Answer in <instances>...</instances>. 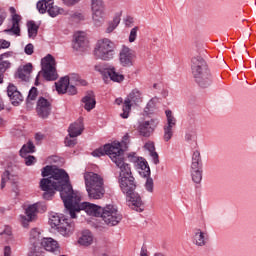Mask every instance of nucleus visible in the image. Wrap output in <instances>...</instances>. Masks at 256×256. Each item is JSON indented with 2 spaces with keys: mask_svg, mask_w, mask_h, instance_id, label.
Listing matches in <instances>:
<instances>
[{
  "mask_svg": "<svg viewBox=\"0 0 256 256\" xmlns=\"http://www.w3.org/2000/svg\"><path fill=\"white\" fill-rule=\"evenodd\" d=\"M123 152L118 153L113 157V163H115L116 167L120 169L119 171V185L122 193L127 196V205L134 211L138 213H143L145 211V204L141 199V196L138 193H135V189H137V184L135 183V177H133V173L131 172V165L127 163V160L123 158Z\"/></svg>",
  "mask_w": 256,
  "mask_h": 256,
  "instance_id": "obj_1",
  "label": "nucleus"
},
{
  "mask_svg": "<svg viewBox=\"0 0 256 256\" xmlns=\"http://www.w3.org/2000/svg\"><path fill=\"white\" fill-rule=\"evenodd\" d=\"M40 189L44 191L43 199H46L47 201L55 195V191H59L64 205L70 199H73V196L77 193L73 190L69 174L61 168H55L52 176L42 178L40 180Z\"/></svg>",
  "mask_w": 256,
  "mask_h": 256,
  "instance_id": "obj_2",
  "label": "nucleus"
},
{
  "mask_svg": "<svg viewBox=\"0 0 256 256\" xmlns=\"http://www.w3.org/2000/svg\"><path fill=\"white\" fill-rule=\"evenodd\" d=\"M64 207L69 212L71 219H77V213H81V211H85L87 215L92 217H101L103 210V207L89 202L81 203V196L77 192L64 204Z\"/></svg>",
  "mask_w": 256,
  "mask_h": 256,
  "instance_id": "obj_3",
  "label": "nucleus"
},
{
  "mask_svg": "<svg viewBox=\"0 0 256 256\" xmlns=\"http://www.w3.org/2000/svg\"><path fill=\"white\" fill-rule=\"evenodd\" d=\"M191 69L193 77L199 87L206 89L211 85V72L209 71V66L207 62L201 56H195L191 60Z\"/></svg>",
  "mask_w": 256,
  "mask_h": 256,
  "instance_id": "obj_4",
  "label": "nucleus"
},
{
  "mask_svg": "<svg viewBox=\"0 0 256 256\" xmlns=\"http://www.w3.org/2000/svg\"><path fill=\"white\" fill-rule=\"evenodd\" d=\"M84 181L89 199H103L105 187H103V178L101 176L95 172H86Z\"/></svg>",
  "mask_w": 256,
  "mask_h": 256,
  "instance_id": "obj_5",
  "label": "nucleus"
},
{
  "mask_svg": "<svg viewBox=\"0 0 256 256\" xmlns=\"http://www.w3.org/2000/svg\"><path fill=\"white\" fill-rule=\"evenodd\" d=\"M49 225L52 229H56L60 235H63V237H67L75 231V223L70 222L63 214L55 212H52L49 215Z\"/></svg>",
  "mask_w": 256,
  "mask_h": 256,
  "instance_id": "obj_6",
  "label": "nucleus"
},
{
  "mask_svg": "<svg viewBox=\"0 0 256 256\" xmlns=\"http://www.w3.org/2000/svg\"><path fill=\"white\" fill-rule=\"evenodd\" d=\"M115 55V43L111 40L104 38L98 40L96 47L94 49V56L96 59H101L102 61H110Z\"/></svg>",
  "mask_w": 256,
  "mask_h": 256,
  "instance_id": "obj_7",
  "label": "nucleus"
},
{
  "mask_svg": "<svg viewBox=\"0 0 256 256\" xmlns=\"http://www.w3.org/2000/svg\"><path fill=\"white\" fill-rule=\"evenodd\" d=\"M141 103H143V93L139 89L135 88L124 100L122 107L123 113L120 114L122 119H128L129 113H131V108L133 106L139 107Z\"/></svg>",
  "mask_w": 256,
  "mask_h": 256,
  "instance_id": "obj_8",
  "label": "nucleus"
},
{
  "mask_svg": "<svg viewBox=\"0 0 256 256\" xmlns=\"http://www.w3.org/2000/svg\"><path fill=\"white\" fill-rule=\"evenodd\" d=\"M42 71L39 72L46 81H57L59 75L57 74V69L55 68V57L51 54H47L42 60Z\"/></svg>",
  "mask_w": 256,
  "mask_h": 256,
  "instance_id": "obj_9",
  "label": "nucleus"
},
{
  "mask_svg": "<svg viewBox=\"0 0 256 256\" xmlns=\"http://www.w3.org/2000/svg\"><path fill=\"white\" fill-rule=\"evenodd\" d=\"M100 217L103 219L104 223H106V225H109L110 227H115V225H119V222L121 221V219H123V216L121 215V213H119L117 207L111 204H108L104 208H102Z\"/></svg>",
  "mask_w": 256,
  "mask_h": 256,
  "instance_id": "obj_10",
  "label": "nucleus"
},
{
  "mask_svg": "<svg viewBox=\"0 0 256 256\" xmlns=\"http://www.w3.org/2000/svg\"><path fill=\"white\" fill-rule=\"evenodd\" d=\"M122 144L120 142H113L111 144H106L92 152L93 157H103L108 155L113 161V157H117L118 153H123Z\"/></svg>",
  "mask_w": 256,
  "mask_h": 256,
  "instance_id": "obj_11",
  "label": "nucleus"
},
{
  "mask_svg": "<svg viewBox=\"0 0 256 256\" xmlns=\"http://www.w3.org/2000/svg\"><path fill=\"white\" fill-rule=\"evenodd\" d=\"M139 166V174L141 175V177H144L146 179V191H148L149 193H153L154 184L153 179L151 178V168L149 167V163H147V161L144 160L139 163Z\"/></svg>",
  "mask_w": 256,
  "mask_h": 256,
  "instance_id": "obj_12",
  "label": "nucleus"
},
{
  "mask_svg": "<svg viewBox=\"0 0 256 256\" xmlns=\"http://www.w3.org/2000/svg\"><path fill=\"white\" fill-rule=\"evenodd\" d=\"M159 125V119H150L143 122H140L138 126V131L142 137H151L155 129Z\"/></svg>",
  "mask_w": 256,
  "mask_h": 256,
  "instance_id": "obj_13",
  "label": "nucleus"
},
{
  "mask_svg": "<svg viewBox=\"0 0 256 256\" xmlns=\"http://www.w3.org/2000/svg\"><path fill=\"white\" fill-rule=\"evenodd\" d=\"M119 61L122 67H133L135 52L127 46H122L119 52Z\"/></svg>",
  "mask_w": 256,
  "mask_h": 256,
  "instance_id": "obj_14",
  "label": "nucleus"
},
{
  "mask_svg": "<svg viewBox=\"0 0 256 256\" xmlns=\"http://www.w3.org/2000/svg\"><path fill=\"white\" fill-rule=\"evenodd\" d=\"M10 13L12 14V26L8 29H5L4 33H12V35H16L17 37H19L21 35V26L19 25V23H21V15L17 14V11L14 7H10Z\"/></svg>",
  "mask_w": 256,
  "mask_h": 256,
  "instance_id": "obj_15",
  "label": "nucleus"
},
{
  "mask_svg": "<svg viewBox=\"0 0 256 256\" xmlns=\"http://www.w3.org/2000/svg\"><path fill=\"white\" fill-rule=\"evenodd\" d=\"M95 69L102 75H108V77L111 79V81H114V83H122V81H125V76L117 72V69H115L113 66L108 68H99L96 66Z\"/></svg>",
  "mask_w": 256,
  "mask_h": 256,
  "instance_id": "obj_16",
  "label": "nucleus"
},
{
  "mask_svg": "<svg viewBox=\"0 0 256 256\" xmlns=\"http://www.w3.org/2000/svg\"><path fill=\"white\" fill-rule=\"evenodd\" d=\"M36 112L41 119H47L51 115V102L44 97H40L37 101Z\"/></svg>",
  "mask_w": 256,
  "mask_h": 256,
  "instance_id": "obj_17",
  "label": "nucleus"
},
{
  "mask_svg": "<svg viewBox=\"0 0 256 256\" xmlns=\"http://www.w3.org/2000/svg\"><path fill=\"white\" fill-rule=\"evenodd\" d=\"M28 153H35V144L32 141H28L20 150V155L25 159V165L29 167L35 163V156L27 155Z\"/></svg>",
  "mask_w": 256,
  "mask_h": 256,
  "instance_id": "obj_18",
  "label": "nucleus"
},
{
  "mask_svg": "<svg viewBox=\"0 0 256 256\" xmlns=\"http://www.w3.org/2000/svg\"><path fill=\"white\" fill-rule=\"evenodd\" d=\"M7 95L11 101V104L14 107H18V105H21L23 103V95L19 90H17V86L14 84H9L7 87Z\"/></svg>",
  "mask_w": 256,
  "mask_h": 256,
  "instance_id": "obj_19",
  "label": "nucleus"
},
{
  "mask_svg": "<svg viewBox=\"0 0 256 256\" xmlns=\"http://www.w3.org/2000/svg\"><path fill=\"white\" fill-rule=\"evenodd\" d=\"M39 205V203H35L26 208V215L22 216V223L24 227H27V223H30V221H35V218L37 217V212L39 211Z\"/></svg>",
  "mask_w": 256,
  "mask_h": 256,
  "instance_id": "obj_20",
  "label": "nucleus"
},
{
  "mask_svg": "<svg viewBox=\"0 0 256 256\" xmlns=\"http://www.w3.org/2000/svg\"><path fill=\"white\" fill-rule=\"evenodd\" d=\"M9 57H13V52H5L0 54V84L3 83V79L5 77V72L7 69H11V62L5 59H9Z\"/></svg>",
  "mask_w": 256,
  "mask_h": 256,
  "instance_id": "obj_21",
  "label": "nucleus"
},
{
  "mask_svg": "<svg viewBox=\"0 0 256 256\" xmlns=\"http://www.w3.org/2000/svg\"><path fill=\"white\" fill-rule=\"evenodd\" d=\"M82 103L84 104V109L86 111H93L97 101L95 100V93L91 90L86 92V95L82 98Z\"/></svg>",
  "mask_w": 256,
  "mask_h": 256,
  "instance_id": "obj_22",
  "label": "nucleus"
},
{
  "mask_svg": "<svg viewBox=\"0 0 256 256\" xmlns=\"http://www.w3.org/2000/svg\"><path fill=\"white\" fill-rule=\"evenodd\" d=\"M86 45L87 38L85 37V33L76 32L74 34L73 49H75L76 51H80V49H85Z\"/></svg>",
  "mask_w": 256,
  "mask_h": 256,
  "instance_id": "obj_23",
  "label": "nucleus"
},
{
  "mask_svg": "<svg viewBox=\"0 0 256 256\" xmlns=\"http://www.w3.org/2000/svg\"><path fill=\"white\" fill-rule=\"evenodd\" d=\"M33 71V64L28 63L22 67H19L15 77L17 79H21V81H27V75H31V72Z\"/></svg>",
  "mask_w": 256,
  "mask_h": 256,
  "instance_id": "obj_24",
  "label": "nucleus"
},
{
  "mask_svg": "<svg viewBox=\"0 0 256 256\" xmlns=\"http://www.w3.org/2000/svg\"><path fill=\"white\" fill-rule=\"evenodd\" d=\"M92 21L95 27H101L105 23V9L92 10Z\"/></svg>",
  "mask_w": 256,
  "mask_h": 256,
  "instance_id": "obj_25",
  "label": "nucleus"
},
{
  "mask_svg": "<svg viewBox=\"0 0 256 256\" xmlns=\"http://www.w3.org/2000/svg\"><path fill=\"white\" fill-rule=\"evenodd\" d=\"M69 137L72 139L75 137H79L81 133H83V123L81 122H75L70 125L68 128Z\"/></svg>",
  "mask_w": 256,
  "mask_h": 256,
  "instance_id": "obj_26",
  "label": "nucleus"
},
{
  "mask_svg": "<svg viewBox=\"0 0 256 256\" xmlns=\"http://www.w3.org/2000/svg\"><path fill=\"white\" fill-rule=\"evenodd\" d=\"M208 239L209 235H207V233H204L201 230H197V232H195L194 241L195 244L198 245V247H203L207 245Z\"/></svg>",
  "mask_w": 256,
  "mask_h": 256,
  "instance_id": "obj_27",
  "label": "nucleus"
},
{
  "mask_svg": "<svg viewBox=\"0 0 256 256\" xmlns=\"http://www.w3.org/2000/svg\"><path fill=\"white\" fill-rule=\"evenodd\" d=\"M191 169H203V160L201 159V152L195 150L192 154Z\"/></svg>",
  "mask_w": 256,
  "mask_h": 256,
  "instance_id": "obj_28",
  "label": "nucleus"
},
{
  "mask_svg": "<svg viewBox=\"0 0 256 256\" xmlns=\"http://www.w3.org/2000/svg\"><path fill=\"white\" fill-rule=\"evenodd\" d=\"M121 23V12H117L114 15V18L112 21L108 22V27L106 28V33H113L117 27H119V24Z\"/></svg>",
  "mask_w": 256,
  "mask_h": 256,
  "instance_id": "obj_29",
  "label": "nucleus"
},
{
  "mask_svg": "<svg viewBox=\"0 0 256 256\" xmlns=\"http://www.w3.org/2000/svg\"><path fill=\"white\" fill-rule=\"evenodd\" d=\"M68 85L70 84L66 76L55 83L56 91L59 93V95H65V93H67Z\"/></svg>",
  "mask_w": 256,
  "mask_h": 256,
  "instance_id": "obj_30",
  "label": "nucleus"
},
{
  "mask_svg": "<svg viewBox=\"0 0 256 256\" xmlns=\"http://www.w3.org/2000/svg\"><path fill=\"white\" fill-rule=\"evenodd\" d=\"M78 243L80 245H84V247H89L91 243H93V235L91 234V231L86 230L82 233V236L78 240Z\"/></svg>",
  "mask_w": 256,
  "mask_h": 256,
  "instance_id": "obj_31",
  "label": "nucleus"
},
{
  "mask_svg": "<svg viewBox=\"0 0 256 256\" xmlns=\"http://www.w3.org/2000/svg\"><path fill=\"white\" fill-rule=\"evenodd\" d=\"M27 27L29 39H35L37 37V33H39V26L35 21L31 20L27 22Z\"/></svg>",
  "mask_w": 256,
  "mask_h": 256,
  "instance_id": "obj_32",
  "label": "nucleus"
},
{
  "mask_svg": "<svg viewBox=\"0 0 256 256\" xmlns=\"http://www.w3.org/2000/svg\"><path fill=\"white\" fill-rule=\"evenodd\" d=\"M69 80L70 85H82L85 87L87 85L86 80H81L79 74H70L69 76H65Z\"/></svg>",
  "mask_w": 256,
  "mask_h": 256,
  "instance_id": "obj_33",
  "label": "nucleus"
},
{
  "mask_svg": "<svg viewBox=\"0 0 256 256\" xmlns=\"http://www.w3.org/2000/svg\"><path fill=\"white\" fill-rule=\"evenodd\" d=\"M11 177L13 176H11V173H9V171L7 170L2 174L0 185L1 189H5L7 183H9L10 185H15V180H13Z\"/></svg>",
  "mask_w": 256,
  "mask_h": 256,
  "instance_id": "obj_34",
  "label": "nucleus"
},
{
  "mask_svg": "<svg viewBox=\"0 0 256 256\" xmlns=\"http://www.w3.org/2000/svg\"><path fill=\"white\" fill-rule=\"evenodd\" d=\"M49 5H53V0H40L36 4V7L39 11V13H47L49 10Z\"/></svg>",
  "mask_w": 256,
  "mask_h": 256,
  "instance_id": "obj_35",
  "label": "nucleus"
},
{
  "mask_svg": "<svg viewBox=\"0 0 256 256\" xmlns=\"http://www.w3.org/2000/svg\"><path fill=\"white\" fill-rule=\"evenodd\" d=\"M192 181L199 184L203 180V168L191 169Z\"/></svg>",
  "mask_w": 256,
  "mask_h": 256,
  "instance_id": "obj_36",
  "label": "nucleus"
},
{
  "mask_svg": "<svg viewBox=\"0 0 256 256\" xmlns=\"http://www.w3.org/2000/svg\"><path fill=\"white\" fill-rule=\"evenodd\" d=\"M165 113L167 117L166 127L175 128V126L177 125V119L175 118V116H173V112L171 110H166Z\"/></svg>",
  "mask_w": 256,
  "mask_h": 256,
  "instance_id": "obj_37",
  "label": "nucleus"
},
{
  "mask_svg": "<svg viewBox=\"0 0 256 256\" xmlns=\"http://www.w3.org/2000/svg\"><path fill=\"white\" fill-rule=\"evenodd\" d=\"M37 95H39V91L37 90V88L32 87L28 93V97L26 99V104L33 105V103H31V101H35V99H37Z\"/></svg>",
  "mask_w": 256,
  "mask_h": 256,
  "instance_id": "obj_38",
  "label": "nucleus"
},
{
  "mask_svg": "<svg viewBox=\"0 0 256 256\" xmlns=\"http://www.w3.org/2000/svg\"><path fill=\"white\" fill-rule=\"evenodd\" d=\"M172 137H173V128L170 126H164V136H163L164 141L166 142L171 141Z\"/></svg>",
  "mask_w": 256,
  "mask_h": 256,
  "instance_id": "obj_39",
  "label": "nucleus"
},
{
  "mask_svg": "<svg viewBox=\"0 0 256 256\" xmlns=\"http://www.w3.org/2000/svg\"><path fill=\"white\" fill-rule=\"evenodd\" d=\"M59 7L55 6L54 3L48 6L47 13L50 15V17H57L60 13Z\"/></svg>",
  "mask_w": 256,
  "mask_h": 256,
  "instance_id": "obj_40",
  "label": "nucleus"
},
{
  "mask_svg": "<svg viewBox=\"0 0 256 256\" xmlns=\"http://www.w3.org/2000/svg\"><path fill=\"white\" fill-rule=\"evenodd\" d=\"M155 107V100L151 99L144 108V112L146 113V115H151V113L155 111Z\"/></svg>",
  "mask_w": 256,
  "mask_h": 256,
  "instance_id": "obj_41",
  "label": "nucleus"
},
{
  "mask_svg": "<svg viewBox=\"0 0 256 256\" xmlns=\"http://www.w3.org/2000/svg\"><path fill=\"white\" fill-rule=\"evenodd\" d=\"M55 171V168L53 166H45L42 168V177H53V172Z\"/></svg>",
  "mask_w": 256,
  "mask_h": 256,
  "instance_id": "obj_42",
  "label": "nucleus"
},
{
  "mask_svg": "<svg viewBox=\"0 0 256 256\" xmlns=\"http://www.w3.org/2000/svg\"><path fill=\"white\" fill-rule=\"evenodd\" d=\"M91 8L92 10L105 9V3L103 0H91Z\"/></svg>",
  "mask_w": 256,
  "mask_h": 256,
  "instance_id": "obj_43",
  "label": "nucleus"
},
{
  "mask_svg": "<svg viewBox=\"0 0 256 256\" xmlns=\"http://www.w3.org/2000/svg\"><path fill=\"white\" fill-rule=\"evenodd\" d=\"M138 31H139V28L137 26L131 29L130 35H129V43H135V40L137 39Z\"/></svg>",
  "mask_w": 256,
  "mask_h": 256,
  "instance_id": "obj_44",
  "label": "nucleus"
},
{
  "mask_svg": "<svg viewBox=\"0 0 256 256\" xmlns=\"http://www.w3.org/2000/svg\"><path fill=\"white\" fill-rule=\"evenodd\" d=\"M66 93H68V95H77V88L75 87V84H69Z\"/></svg>",
  "mask_w": 256,
  "mask_h": 256,
  "instance_id": "obj_45",
  "label": "nucleus"
},
{
  "mask_svg": "<svg viewBox=\"0 0 256 256\" xmlns=\"http://www.w3.org/2000/svg\"><path fill=\"white\" fill-rule=\"evenodd\" d=\"M34 49L35 47L33 46V44L29 43L25 46L24 52L26 53V55H33Z\"/></svg>",
  "mask_w": 256,
  "mask_h": 256,
  "instance_id": "obj_46",
  "label": "nucleus"
},
{
  "mask_svg": "<svg viewBox=\"0 0 256 256\" xmlns=\"http://www.w3.org/2000/svg\"><path fill=\"white\" fill-rule=\"evenodd\" d=\"M65 145L66 147H75V145H77V139H69L66 137Z\"/></svg>",
  "mask_w": 256,
  "mask_h": 256,
  "instance_id": "obj_47",
  "label": "nucleus"
},
{
  "mask_svg": "<svg viewBox=\"0 0 256 256\" xmlns=\"http://www.w3.org/2000/svg\"><path fill=\"white\" fill-rule=\"evenodd\" d=\"M11 47V42L7 40L0 39V50L1 49H9Z\"/></svg>",
  "mask_w": 256,
  "mask_h": 256,
  "instance_id": "obj_48",
  "label": "nucleus"
},
{
  "mask_svg": "<svg viewBox=\"0 0 256 256\" xmlns=\"http://www.w3.org/2000/svg\"><path fill=\"white\" fill-rule=\"evenodd\" d=\"M195 139V130L188 131L185 135L186 141H193Z\"/></svg>",
  "mask_w": 256,
  "mask_h": 256,
  "instance_id": "obj_49",
  "label": "nucleus"
},
{
  "mask_svg": "<svg viewBox=\"0 0 256 256\" xmlns=\"http://www.w3.org/2000/svg\"><path fill=\"white\" fill-rule=\"evenodd\" d=\"M71 17L72 19H76V21H83L85 19V16L80 12L73 13Z\"/></svg>",
  "mask_w": 256,
  "mask_h": 256,
  "instance_id": "obj_50",
  "label": "nucleus"
},
{
  "mask_svg": "<svg viewBox=\"0 0 256 256\" xmlns=\"http://www.w3.org/2000/svg\"><path fill=\"white\" fill-rule=\"evenodd\" d=\"M150 155L153 159V163L155 165H158V163H159V154H157V152L154 150V151L150 152Z\"/></svg>",
  "mask_w": 256,
  "mask_h": 256,
  "instance_id": "obj_51",
  "label": "nucleus"
},
{
  "mask_svg": "<svg viewBox=\"0 0 256 256\" xmlns=\"http://www.w3.org/2000/svg\"><path fill=\"white\" fill-rule=\"evenodd\" d=\"M145 149H147V151H149V153H152L153 151H155V143L147 142L145 144Z\"/></svg>",
  "mask_w": 256,
  "mask_h": 256,
  "instance_id": "obj_52",
  "label": "nucleus"
},
{
  "mask_svg": "<svg viewBox=\"0 0 256 256\" xmlns=\"http://www.w3.org/2000/svg\"><path fill=\"white\" fill-rule=\"evenodd\" d=\"M133 23H135V20L133 19V17L131 16L126 17V20H125L126 27H131Z\"/></svg>",
  "mask_w": 256,
  "mask_h": 256,
  "instance_id": "obj_53",
  "label": "nucleus"
},
{
  "mask_svg": "<svg viewBox=\"0 0 256 256\" xmlns=\"http://www.w3.org/2000/svg\"><path fill=\"white\" fill-rule=\"evenodd\" d=\"M136 155H137L136 153L128 154V159L129 161H131V163H137L138 158Z\"/></svg>",
  "mask_w": 256,
  "mask_h": 256,
  "instance_id": "obj_54",
  "label": "nucleus"
},
{
  "mask_svg": "<svg viewBox=\"0 0 256 256\" xmlns=\"http://www.w3.org/2000/svg\"><path fill=\"white\" fill-rule=\"evenodd\" d=\"M81 0H63V3L67 5L68 7H71V5H75L76 3H79Z\"/></svg>",
  "mask_w": 256,
  "mask_h": 256,
  "instance_id": "obj_55",
  "label": "nucleus"
},
{
  "mask_svg": "<svg viewBox=\"0 0 256 256\" xmlns=\"http://www.w3.org/2000/svg\"><path fill=\"white\" fill-rule=\"evenodd\" d=\"M0 235H7L8 237H11L12 235L11 227L6 226L4 231Z\"/></svg>",
  "mask_w": 256,
  "mask_h": 256,
  "instance_id": "obj_56",
  "label": "nucleus"
},
{
  "mask_svg": "<svg viewBox=\"0 0 256 256\" xmlns=\"http://www.w3.org/2000/svg\"><path fill=\"white\" fill-rule=\"evenodd\" d=\"M4 256H11V247L9 246L4 247Z\"/></svg>",
  "mask_w": 256,
  "mask_h": 256,
  "instance_id": "obj_57",
  "label": "nucleus"
},
{
  "mask_svg": "<svg viewBox=\"0 0 256 256\" xmlns=\"http://www.w3.org/2000/svg\"><path fill=\"white\" fill-rule=\"evenodd\" d=\"M122 143L124 145H127V143H129V134H125L122 138Z\"/></svg>",
  "mask_w": 256,
  "mask_h": 256,
  "instance_id": "obj_58",
  "label": "nucleus"
},
{
  "mask_svg": "<svg viewBox=\"0 0 256 256\" xmlns=\"http://www.w3.org/2000/svg\"><path fill=\"white\" fill-rule=\"evenodd\" d=\"M35 139H36V141H43V135L40 134V133H37V134L35 135Z\"/></svg>",
  "mask_w": 256,
  "mask_h": 256,
  "instance_id": "obj_59",
  "label": "nucleus"
},
{
  "mask_svg": "<svg viewBox=\"0 0 256 256\" xmlns=\"http://www.w3.org/2000/svg\"><path fill=\"white\" fill-rule=\"evenodd\" d=\"M115 103H116V105H121V103H123V98H117L115 100Z\"/></svg>",
  "mask_w": 256,
  "mask_h": 256,
  "instance_id": "obj_60",
  "label": "nucleus"
},
{
  "mask_svg": "<svg viewBox=\"0 0 256 256\" xmlns=\"http://www.w3.org/2000/svg\"><path fill=\"white\" fill-rule=\"evenodd\" d=\"M3 21H5V14H0V25H3Z\"/></svg>",
  "mask_w": 256,
  "mask_h": 256,
  "instance_id": "obj_61",
  "label": "nucleus"
},
{
  "mask_svg": "<svg viewBox=\"0 0 256 256\" xmlns=\"http://www.w3.org/2000/svg\"><path fill=\"white\" fill-rule=\"evenodd\" d=\"M3 109H5V105L0 101V111H3Z\"/></svg>",
  "mask_w": 256,
  "mask_h": 256,
  "instance_id": "obj_62",
  "label": "nucleus"
},
{
  "mask_svg": "<svg viewBox=\"0 0 256 256\" xmlns=\"http://www.w3.org/2000/svg\"><path fill=\"white\" fill-rule=\"evenodd\" d=\"M35 85H36V86L39 85V74H38L37 77H36Z\"/></svg>",
  "mask_w": 256,
  "mask_h": 256,
  "instance_id": "obj_63",
  "label": "nucleus"
},
{
  "mask_svg": "<svg viewBox=\"0 0 256 256\" xmlns=\"http://www.w3.org/2000/svg\"><path fill=\"white\" fill-rule=\"evenodd\" d=\"M154 256H165L163 253H155Z\"/></svg>",
  "mask_w": 256,
  "mask_h": 256,
  "instance_id": "obj_64",
  "label": "nucleus"
}]
</instances>
